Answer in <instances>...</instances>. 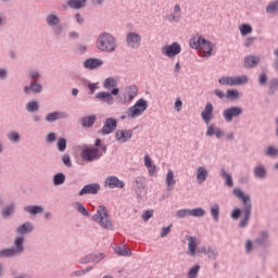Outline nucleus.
I'll return each instance as SVG.
<instances>
[{"instance_id": "19", "label": "nucleus", "mask_w": 278, "mask_h": 278, "mask_svg": "<svg viewBox=\"0 0 278 278\" xmlns=\"http://www.w3.org/2000/svg\"><path fill=\"white\" fill-rule=\"evenodd\" d=\"M189 255H194L197 253V237H187Z\"/></svg>"}, {"instance_id": "61", "label": "nucleus", "mask_w": 278, "mask_h": 278, "mask_svg": "<svg viewBox=\"0 0 278 278\" xmlns=\"http://www.w3.org/2000/svg\"><path fill=\"white\" fill-rule=\"evenodd\" d=\"M10 140H12V142H17V140L20 139V136L17 132H12L10 136H9Z\"/></svg>"}, {"instance_id": "4", "label": "nucleus", "mask_w": 278, "mask_h": 278, "mask_svg": "<svg viewBox=\"0 0 278 278\" xmlns=\"http://www.w3.org/2000/svg\"><path fill=\"white\" fill-rule=\"evenodd\" d=\"M144 110H147V102L144 99H140L129 109L128 116H130V118H136V116H140Z\"/></svg>"}, {"instance_id": "55", "label": "nucleus", "mask_w": 278, "mask_h": 278, "mask_svg": "<svg viewBox=\"0 0 278 278\" xmlns=\"http://www.w3.org/2000/svg\"><path fill=\"white\" fill-rule=\"evenodd\" d=\"M218 83L222 84V86H229V77H222L219 78Z\"/></svg>"}, {"instance_id": "15", "label": "nucleus", "mask_w": 278, "mask_h": 278, "mask_svg": "<svg viewBox=\"0 0 278 278\" xmlns=\"http://www.w3.org/2000/svg\"><path fill=\"white\" fill-rule=\"evenodd\" d=\"M127 42L130 47H138L140 46V36L136 33H129L127 36Z\"/></svg>"}, {"instance_id": "5", "label": "nucleus", "mask_w": 278, "mask_h": 278, "mask_svg": "<svg viewBox=\"0 0 278 278\" xmlns=\"http://www.w3.org/2000/svg\"><path fill=\"white\" fill-rule=\"evenodd\" d=\"M117 125H118V122H116L115 118H112V117L106 118L104 126L100 130V134H102V136H108L112 134V131H116Z\"/></svg>"}, {"instance_id": "64", "label": "nucleus", "mask_w": 278, "mask_h": 278, "mask_svg": "<svg viewBox=\"0 0 278 278\" xmlns=\"http://www.w3.org/2000/svg\"><path fill=\"white\" fill-rule=\"evenodd\" d=\"M215 131H216V129L214 128V125H211L207 128L206 136H214Z\"/></svg>"}, {"instance_id": "6", "label": "nucleus", "mask_w": 278, "mask_h": 278, "mask_svg": "<svg viewBox=\"0 0 278 278\" xmlns=\"http://www.w3.org/2000/svg\"><path fill=\"white\" fill-rule=\"evenodd\" d=\"M240 114H242V109L240 106H231L224 111L223 116L227 123H231L233 117L240 116Z\"/></svg>"}, {"instance_id": "41", "label": "nucleus", "mask_w": 278, "mask_h": 278, "mask_svg": "<svg viewBox=\"0 0 278 278\" xmlns=\"http://www.w3.org/2000/svg\"><path fill=\"white\" fill-rule=\"evenodd\" d=\"M219 213H220V207L218 206V204H215L211 208V215L213 216L214 220H218V214Z\"/></svg>"}, {"instance_id": "45", "label": "nucleus", "mask_w": 278, "mask_h": 278, "mask_svg": "<svg viewBox=\"0 0 278 278\" xmlns=\"http://www.w3.org/2000/svg\"><path fill=\"white\" fill-rule=\"evenodd\" d=\"M199 268H201L199 265L193 266V267L189 270L188 277H189V278H194V277H197V275L199 274Z\"/></svg>"}, {"instance_id": "25", "label": "nucleus", "mask_w": 278, "mask_h": 278, "mask_svg": "<svg viewBox=\"0 0 278 278\" xmlns=\"http://www.w3.org/2000/svg\"><path fill=\"white\" fill-rule=\"evenodd\" d=\"M97 99H100V101H104L105 103H112V99H114L112 97V93H109V92H99L97 93Z\"/></svg>"}, {"instance_id": "3", "label": "nucleus", "mask_w": 278, "mask_h": 278, "mask_svg": "<svg viewBox=\"0 0 278 278\" xmlns=\"http://www.w3.org/2000/svg\"><path fill=\"white\" fill-rule=\"evenodd\" d=\"M92 220L99 223L104 229H112V222L110 220V215L105 206H99L97 214L92 216Z\"/></svg>"}, {"instance_id": "46", "label": "nucleus", "mask_w": 278, "mask_h": 278, "mask_svg": "<svg viewBox=\"0 0 278 278\" xmlns=\"http://www.w3.org/2000/svg\"><path fill=\"white\" fill-rule=\"evenodd\" d=\"M30 90L33 92H41L42 91V86L38 84L37 81L30 84Z\"/></svg>"}, {"instance_id": "52", "label": "nucleus", "mask_w": 278, "mask_h": 278, "mask_svg": "<svg viewBox=\"0 0 278 278\" xmlns=\"http://www.w3.org/2000/svg\"><path fill=\"white\" fill-rule=\"evenodd\" d=\"M267 155H270L271 157H275V155H278V150L274 147H269L267 149Z\"/></svg>"}, {"instance_id": "57", "label": "nucleus", "mask_w": 278, "mask_h": 278, "mask_svg": "<svg viewBox=\"0 0 278 278\" xmlns=\"http://www.w3.org/2000/svg\"><path fill=\"white\" fill-rule=\"evenodd\" d=\"M14 212V206L4 207V216H11Z\"/></svg>"}, {"instance_id": "30", "label": "nucleus", "mask_w": 278, "mask_h": 278, "mask_svg": "<svg viewBox=\"0 0 278 278\" xmlns=\"http://www.w3.org/2000/svg\"><path fill=\"white\" fill-rule=\"evenodd\" d=\"M254 175H255V177H258L260 179H264V177H266V168H264V166L255 167Z\"/></svg>"}, {"instance_id": "43", "label": "nucleus", "mask_w": 278, "mask_h": 278, "mask_svg": "<svg viewBox=\"0 0 278 278\" xmlns=\"http://www.w3.org/2000/svg\"><path fill=\"white\" fill-rule=\"evenodd\" d=\"M47 23L48 25H58V23H60V17H58V15H49Z\"/></svg>"}, {"instance_id": "2", "label": "nucleus", "mask_w": 278, "mask_h": 278, "mask_svg": "<svg viewBox=\"0 0 278 278\" xmlns=\"http://www.w3.org/2000/svg\"><path fill=\"white\" fill-rule=\"evenodd\" d=\"M97 45L100 51H106L108 53L116 49V40H114V37L108 33L99 36Z\"/></svg>"}, {"instance_id": "54", "label": "nucleus", "mask_w": 278, "mask_h": 278, "mask_svg": "<svg viewBox=\"0 0 278 278\" xmlns=\"http://www.w3.org/2000/svg\"><path fill=\"white\" fill-rule=\"evenodd\" d=\"M258 81H260L261 86H266V81H268V76H266V74H261Z\"/></svg>"}, {"instance_id": "35", "label": "nucleus", "mask_w": 278, "mask_h": 278, "mask_svg": "<svg viewBox=\"0 0 278 278\" xmlns=\"http://www.w3.org/2000/svg\"><path fill=\"white\" fill-rule=\"evenodd\" d=\"M222 176L226 178V186L229 188L233 187V179L231 178V174H227L225 169L222 170Z\"/></svg>"}, {"instance_id": "58", "label": "nucleus", "mask_w": 278, "mask_h": 278, "mask_svg": "<svg viewBox=\"0 0 278 278\" xmlns=\"http://www.w3.org/2000/svg\"><path fill=\"white\" fill-rule=\"evenodd\" d=\"M151 216H153V211H147L143 215H142V219L144 222L149 220V218H151Z\"/></svg>"}, {"instance_id": "32", "label": "nucleus", "mask_w": 278, "mask_h": 278, "mask_svg": "<svg viewBox=\"0 0 278 278\" xmlns=\"http://www.w3.org/2000/svg\"><path fill=\"white\" fill-rule=\"evenodd\" d=\"M24 238L22 237H16L14 244L16 247V249H14L16 251V253H23V242H24Z\"/></svg>"}, {"instance_id": "29", "label": "nucleus", "mask_w": 278, "mask_h": 278, "mask_svg": "<svg viewBox=\"0 0 278 278\" xmlns=\"http://www.w3.org/2000/svg\"><path fill=\"white\" fill-rule=\"evenodd\" d=\"M14 255H18L14 248L0 251V257H14Z\"/></svg>"}, {"instance_id": "7", "label": "nucleus", "mask_w": 278, "mask_h": 278, "mask_svg": "<svg viewBox=\"0 0 278 278\" xmlns=\"http://www.w3.org/2000/svg\"><path fill=\"white\" fill-rule=\"evenodd\" d=\"M83 160L87 162H92V160H99V149L97 148H86L81 152Z\"/></svg>"}, {"instance_id": "16", "label": "nucleus", "mask_w": 278, "mask_h": 278, "mask_svg": "<svg viewBox=\"0 0 278 278\" xmlns=\"http://www.w3.org/2000/svg\"><path fill=\"white\" fill-rule=\"evenodd\" d=\"M24 210L28 214H31V216H36V214H42V212H45V207L39 205H29V206H26Z\"/></svg>"}, {"instance_id": "20", "label": "nucleus", "mask_w": 278, "mask_h": 278, "mask_svg": "<svg viewBox=\"0 0 278 278\" xmlns=\"http://www.w3.org/2000/svg\"><path fill=\"white\" fill-rule=\"evenodd\" d=\"M197 179L199 184H203L207 179V169L205 167H199L197 169Z\"/></svg>"}, {"instance_id": "33", "label": "nucleus", "mask_w": 278, "mask_h": 278, "mask_svg": "<svg viewBox=\"0 0 278 278\" xmlns=\"http://www.w3.org/2000/svg\"><path fill=\"white\" fill-rule=\"evenodd\" d=\"M266 12L268 14H277V12H278V0H276L275 2H271L269 5H267Z\"/></svg>"}, {"instance_id": "31", "label": "nucleus", "mask_w": 278, "mask_h": 278, "mask_svg": "<svg viewBox=\"0 0 278 278\" xmlns=\"http://www.w3.org/2000/svg\"><path fill=\"white\" fill-rule=\"evenodd\" d=\"M239 29H240L241 36H249V34L253 31V27H251V25L249 24H242L239 27Z\"/></svg>"}, {"instance_id": "36", "label": "nucleus", "mask_w": 278, "mask_h": 278, "mask_svg": "<svg viewBox=\"0 0 278 278\" xmlns=\"http://www.w3.org/2000/svg\"><path fill=\"white\" fill-rule=\"evenodd\" d=\"M204 215H205V211H203V208L189 210V216L201 217Z\"/></svg>"}, {"instance_id": "9", "label": "nucleus", "mask_w": 278, "mask_h": 278, "mask_svg": "<svg viewBox=\"0 0 278 278\" xmlns=\"http://www.w3.org/2000/svg\"><path fill=\"white\" fill-rule=\"evenodd\" d=\"M201 116L206 125H210L212 118H214V105L212 103H206L204 110L201 113Z\"/></svg>"}, {"instance_id": "8", "label": "nucleus", "mask_w": 278, "mask_h": 278, "mask_svg": "<svg viewBox=\"0 0 278 278\" xmlns=\"http://www.w3.org/2000/svg\"><path fill=\"white\" fill-rule=\"evenodd\" d=\"M163 53H165L167 58H175V55H179V53H181V46L177 42H174L170 46H165L163 48Z\"/></svg>"}, {"instance_id": "34", "label": "nucleus", "mask_w": 278, "mask_h": 278, "mask_svg": "<svg viewBox=\"0 0 278 278\" xmlns=\"http://www.w3.org/2000/svg\"><path fill=\"white\" fill-rule=\"evenodd\" d=\"M104 88L106 90H112V88H116V80L114 78H106L104 81Z\"/></svg>"}, {"instance_id": "42", "label": "nucleus", "mask_w": 278, "mask_h": 278, "mask_svg": "<svg viewBox=\"0 0 278 278\" xmlns=\"http://www.w3.org/2000/svg\"><path fill=\"white\" fill-rule=\"evenodd\" d=\"M58 150L61 152L66 151V140L64 138H60L56 142Z\"/></svg>"}, {"instance_id": "50", "label": "nucleus", "mask_w": 278, "mask_h": 278, "mask_svg": "<svg viewBox=\"0 0 278 278\" xmlns=\"http://www.w3.org/2000/svg\"><path fill=\"white\" fill-rule=\"evenodd\" d=\"M241 214H242V211L240 208H235L231 213V218H233L235 220H238Z\"/></svg>"}, {"instance_id": "23", "label": "nucleus", "mask_w": 278, "mask_h": 278, "mask_svg": "<svg viewBox=\"0 0 278 278\" xmlns=\"http://www.w3.org/2000/svg\"><path fill=\"white\" fill-rule=\"evenodd\" d=\"M267 240H268V232L267 231H263L256 238L255 244H257V247H264V244H266Z\"/></svg>"}, {"instance_id": "39", "label": "nucleus", "mask_w": 278, "mask_h": 278, "mask_svg": "<svg viewBox=\"0 0 278 278\" xmlns=\"http://www.w3.org/2000/svg\"><path fill=\"white\" fill-rule=\"evenodd\" d=\"M166 184L167 186H175V174L173 170H169L166 175Z\"/></svg>"}, {"instance_id": "1", "label": "nucleus", "mask_w": 278, "mask_h": 278, "mask_svg": "<svg viewBox=\"0 0 278 278\" xmlns=\"http://www.w3.org/2000/svg\"><path fill=\"white\" fill-rule=\"evenodd\" d=\"M233 194L235 197H237V199H240L242 201L243 205L242 212L244 218L239 223V227H247V225L249 224V218H251V197L245 195L244 192L240 189H235Z\"/></svg>"}, {"instance_id": "59", "label": "nucleus", "mask_w": 278, "mask_h": 278, "mask_svg": "<svg viewBox=\"0 0 278 278\" xmlns=\"http://www.w3.org/2000/svg\"><path fill=\"white\" fill-rule=\"evenodd\" d=\"M136 94H138V88H136V87H130L129 98H130V99H134V97H136Z\"/></svg>"}, {"instance_id": "40", "label": "nucleus", "mask_w": 278, "mask_h": 278, "mask_svg": "<svg viewBox=\"0 0 278 278\" xmlns=\"http://www.w3.org/2000/svg\"><path fill=\"white\" fill-rule=\"evenodd\" d=\"M115 253L117 255H122V256H127V255H131V250H126V249H123L121 247H117L115 248Z\"/></svg>"}, {"instance_id": "26", "label": "nucleus", "mask_w": 278, "mask_h": 278, "mask_svg": "<svg viewBox=\"0 0 278 278\" xmlns=\"http://www.w3.org/2000/svg\"><path fill=\"white\" fill-rule=\"evenodd\" d=\"M64 117V114L60 113V112H53V113H49L47 116H46V121L48 123H53L60 118Z\"/></svg>"}, {"instance_id": "11", "label": "nucleus", "mask_w": 278, "mask_h": 278, "mask_svg": "<svg viewBox=\"0 0 278 278\" xmlns=\"http://www.w3.org/2000/svg\"><path fill=\"white\" fill-rule=\"evenodd\" d=\"M260 64V56L250 55L244 59V67L245 68H255Z\"/></svg>"}, {"instance_id": "44", "label": "nucleus", "mask_w": 278, "mask_h": 278, "mask_svg": "<svg viewBox=\"0 0 278 278\" xmlns=\"http://www.w3.org/2000/svg\"><path fill=\"white\" fill-rule=\"evenodd\" d=\"M76 210L83 214V216H90V213L86 210L85 206L81 205V203H76Z\"/></svg>"}, {"instance_id": "47", "label": "nucleus", "mask_w": 278, "mask_h": 278, "mask_svg": "<svg viewBox=\"0 0 278 278\" xmlns=\"http://www.w3.org/2000/svg\"><path fill=\"white\" fill-rule=\"evenodd\" d=\"M278 88V79H273L269 86L270 94H275V90Z\"/></svg>"}, {"instance_id": "27", "label": "nucleus", "mask_w": 278, "mask_h": 278, "mask_svg": "<svg viewBox=\"0 0 278 278\" xmlns=\"http://www.w3.org/2000/svg\"><path fill=\"white\" fill-rule=\"evenodd\" d=\"M33 227H31V224H29V223H25V224H23L21 227H18L17 228V230H16V232L17 233H29V232H31L33 231Z\"/></svg>"}, {"instance_id": "53", "label": "nucleus", "mask_w": 278, "mask_h": 278, "mask_svg": "<svg viewBox=\"0 0 278 278\" xmlns=\"http://www.w3.org/2000/svg\"><path fill=\"white\" fill-rule=\"evenodd\" d=\"M208 254V257L211 260H216V257L218 256V253H216L214 250H212L211 248L207 249V253Z\"/></svg>"}, {"instance_id": "51", "label": "nucleus", "mask_w": 278, "mask_h": 278, "mask_svg": "<svg viewBox=\"0 0 278 278\" xmlns=\"http://www.w3.org/2000/svg\"><path fill=\"white\" fill-rule=\"evenodd\" d=\"M99 260H103V254H99V255H89V260L88 262H99Z\"/></svg>"}, {"instance_id": "10", "label": "nucleus", "mask_w": 278, "mask_h": 278, "mask_svg": "<svg viewBox=\"0 0 278 278\" xmlns=\"http://www.w3.org/2000/svg\"><path fill=\"white\" fill-rule=\"evenodd\" d=\"M99 190H101V186L99 184H89V185H86L79 191V197H84V194H97Z\"/></svg>"}, {"instance_id": "37", "label": "nucleus", "mask_w": 278, "mask_h": 278, "mask_svg": "<svg viewBox=\"0 0 278 278\" xmlns=\"http://www.w3.org/2000/svg\"><path fill=\"white\" fill-rule=\"evenodd\" d=\"M226 97L227 99L236 100L240 98V92H238V90L228 89L226 92Z\"/></svg>"}, {"instance_id": "12", "label": "nucleus", "mask_w": 278, "mask_h": 278, "mask_svg": "<svg viewBox=\"0 0 278 278\" xmlns=\"http://www.w3.org/2000/svg\"><path fill=\"white\" fill-rule=\"evenodd\" d=\"M115 137L119 142H127L131 139V130H117Z\"/></svg>"}, {"instance_id": "24", "label": "nucleus", "mask_w": 278, "mask_h": 278, "mask_svg": "<svg viewBox=\"0 0 278 278\" xmlns=\"http://www.w3.org/2000/svg\"><path fill=\"white\" fill-rule=\"evenodd\" d=\"M67 5L74 10H79V8H84L86 5V0H70L67 1Z\"/></svg>"}, {"instance_id": "28", "label": "nucleus", "mask_w": 278, "mask_h": 278, "mask_svg": "<svg viewBox=\"0 0 278 278\" xmlns=\"http://www.w3.org/2000/svg\"><path fill=\"white\" fill-rule=\"evenodd\" d=\"M66 181V176H64L63 173L55 174L53 177V184L54 186H62Z\"/></svg>"}, {"instance_id": "48", "label": "nucleus", "mask_w": 278, "mask_h": 278, "mask_svg": "<svg viewBox=\"0 0 278 278\" xmlns=\"http://www.w3.org/2000/svg\"><path fill=\"white\" fill-rule=\"evenodd\" d=\"M178 218H185L186 216H190V210H180L176 213Z\"/></svg>"}, {"instance_id": "22", "label": "nucleus", "mask_w": 278, "mask_h": 278, "mask_svg": "<svg viewBox=\"0 0 278 278\" xmlns=\"http://www.w3.org/2000/svg\"><path fill=\"white\" fill-rule=\"evenodd\" d=\"M203 40H205V38H203L201 36H195V37L191 38L190 47L192 49H200L201 45H203Z\"/></svg>"}, {"instance_id": "13", "label": "nucleus", "mask_w": 278, "mask_h": 278, "mask_svg": "<svg viewBox=\"0 0 278 278\" xmlns=\"http://www.w3.org/2000/svg\"><path fill=\"white\" fill-rule=\"evenodd\" d=\"M106 184L111 188H125V182H123L122 180H119L118 178H116L114 176L108 177L106 178Z\"/></svg>"}, {"instance_id": "63", "label": "nucleus", "mask_w": 278, "mask_h": 278, "mask_svg": "<svg viewBox=\"0 0 278 278\" xmlns=\"http://www.w3.org/2000/svg\"><path fill=\"white\" fill-rule=\"evenodd\" d=\"M144 164L147 168H151V157L148 154L144 155Z\"/></svg>"}, {"instance_id": "17", "label": "nucleus", "mask_w": 278, "mask_h": 278, "mask_svg": "<svg viewBox=\"0 0 278 278\" xmlns=\"http://www.w3.org/2000/svg\"><path fill=\"white\" fill-rule=\"evenodd\" d=\"M101 64H103V61L98 59H88L84 62L85 68H97V66H101Z\"/></svg>"}, {"instance_id": "49", "label": "nucleus", "mask_w": 278, "mask_h": 278, "mask_svg": "<svg viewBox=\"0 0 278 278\" xmlns=\"http://www.w3.org/2000/svg\"><path fill=\"white\" fill-rule=\"evenodd\" d=\"M63 164H65L68 168L73 166V163H71V156L68 154H64L62 157Z\"/></svg>"}, {"instance_id": "18", "label": "nucleus", "mask_w": 278, "mask_h": 278, "mask_svg": "<svg viewBox=\"0 0 278 278\" xmlns=\"http://www.w3.org/2000/svg\"><path fill=\"white\" fill-rule=\"evenodd\" d=\"M96 122H97L96 115H88L81 118L83 127H92Z\"/></svg>"}, {"instance_id": "62", "label": "nucleus", "mask_w": 278, "mask_h": 278, "mask_svg": "<svg viewBox=\"0 0 278 278\" xmlns=\"http://www.w3.org/2000/svg\"><path fill=\"white\" fill-rule=\"evenodd\" d=\"M47 141L48 142H55V134L54 132L48 134Z\"/></svg>"}, {"instance_id": "60", "label": "nucleus", "mask_w": 278, "mask_h": 278, "mask_svg": "<svg viewBox=\"0 0 278 278\" xmlns=\"http://www.w3.org/2000/svg\"><path fill=\"white\" fill-rule=\"evenodd\" d=\"M253 42H255V37H249L244 42V47L249 48Z\"/></svg>"}, {"instance_id": "21", "label": "nucleus", "mask_w": 278, "mask_h": 278, "mask_svg": "<svg viewBox=\"0 0 278 278\" xmlns=\"http://www.w3.org/2000/svg\"><path fill=\"white\" fill-rule=\"evenodd\" d=\"M200 49H202L203 53H205L206 55H212V51L214 48L212 46V42L204 39L202 40Z\"/></svg>"}, {"instance_id": "14", "label": "nucleus", "mask_w": 278, "mask_h": 278, "mask_svg": "<svg viewBox=\"0 0 278 278\" xmlns=\"http://www.w3.org/2000/svg\"><path fill=\"white\" fill-rule=\"evenodd\" d=\"M247 81H249L247 76L229 77V86H242V84H247Z\"/></svg>"}, {"instance_id": "56", "label": "nucleus", "mask_w": 278, "mask_h": 278, "mask_svg": "<svg viewBox=\"0 0 278 278\" xmlns=\"http://www.w3.org/2000/svg\"><path fill=\"white\" fill-rule=\"evenodd\" d=\"M168 233H170V226L162 229L161 238H166V236H168Z\"/></svg>"}, {"instance_id": "38", "label": "nucleus", "mask_w": 278, "mask_h": 278, "mask_svg": "<svg viewBox=\"0 0 278 278\" xmlns=\"http://www.w3.org/2000/svg\"><path fill=\"white\" fill-rule=\"evenodd\" d=\"M38 108H40L38 105V102L30 101V102H28V104L26 106V110H27V112H38Z\"/></svg>"}]
</instances>
